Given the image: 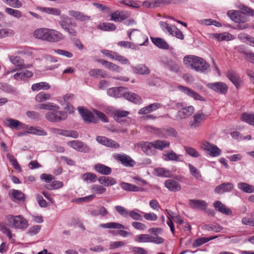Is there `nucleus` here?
Segmentation results:
<instances>
[{
	"label": "nucleus",
	"mask_w": 254,
	"mask_h": 254,
	"mask_svg": "<svg viewBox=\"0 0 254 254\" xmlns=\"http://www.w3.org/2000/svg\"><path fill=\"white\" fill-rule=\"evenodd\" d=\"M33 35L37 39L49 43H58L64 39V35L61 32L49 28H37Z\"/></svg>",
	"instance_id": "1"
},
{
	"label": "nucleus",
	"mask_w": 254,
	"mask_h": 254,
	"mask_svg": "<svg viewBox=\"0 0 254 254\" xmlns=\"http://www.w3.org/2000/svg\"><path fill=\"white\" fill-rule=\"evenodd\" d=\"M184 63L187 67L200 72L204 71L209 66V64L203 59L193 55L185 56Z\"/></svg>",
	"instance_id": "2"
},
{
	"label": "nucleus",
	"mask_w": 254,
	"mask_h": 254,
	"mask_svg": "<svg viewBox=\"0 0 254 254\" xmlns=\"http://www.w3.org/2000/svg\"><path fill=\"white\" fill-rule=\"evenodd\" d=\"M227 15L234 22L239 23L236 26L237 29L243 30L248 28V24L246 23L248 21V17L244 13L236 10H230L227 12Z\"/></svg>",
	"instance_id": "3"
},
{
	"label": "nucleus",
	"mask_w": 254,
	"mask_h": 254,
	"mask_svg": "<svg viewBox=\"0 0 254 254\" xmlns=\"http://www.w3.org/2000/svg\"><path fill=\"white\" fill-rule=\"evenodd\" d=\"M5 221L8 226L15 229H25L28 226V221L21 215H8L5 217Z\"/></svg>",
	"instance_id": "4"
},
{
	"label": "nucleus",
	"mask_w": 254,
	"mask_h": 254,
	"mask_svg": "<svg viewBox=\"0 0 254 254\" xmlns=\"http://www.w3.org/2000/svg\"><path fill=\"white\" fill-rule=\"evenodd\" d=\"M60 16V20L59 21V24L61 28L69 35L76 36L77 32L73 27L76 26V23L75 22L71 23L70 26V24L67 22L68 20L69 19V17L64 14L61 15Z\"/></svg>",
	"instance_id": "5"
},
{
	"label": "nucleus",
	"mask_w": 254,
	"mask_h": 254,
	"mask_svg": "<svg viewBox=\"0 0 254 254\" xmlns=\"http://www.w3.org/2000/svg\"><path fill=\"white\" fill-rule=\"evenodd\" d=\"M127 34L130 40L135 41L140 46L146 45V43L148 42L147 36L143 35L138 29H130L127 31Z\"/></svg>",
	"instance_id": "6"
},
{
	"label": "nucleus",
	"mask_w": 254,
	"mask_h": 254,
	"mask_svg": "<svg viewBox=\"0 0 254 254\" xmlns=\"http://www.w3.org/2000/svg\"><path fill=\"white\" fill-rule=\"evenodd\" d=\"M182 103H177L176 104V107L178 109H180L177 112L176 118L177 120H183L190 116L194 112V109L192 106H189L184 107Z\"/></svg>",
	"instance_id": "7"
},
{
	"label": "nucleus",
	"mask_w": 254,
	"mask_h": 254,
	"mask_svg": "<svg viewBox=\"0 0 254 254\" xmlns=\"http://www.w3.org/2000/svg\"><path fill=\"white\" fill-rule=\"evenodd\" d=\"M162 29L164 31H167L170 35L176 37L181 40L184 39V35L182 32L175 25H170L165 22L161 21L159 23Z\"/></svg>",
	"instance_id": "8"
},
{
	"label": "nucleus",
	"mask_w": 254,
	"mask_h": 254,
	"mask_svg": "<svg viewBox=\"0 0 254 254\" xmlns=\"http://www.w3.org/2000/svg\"><path fill=\"white\" fill-rule=\"evenodd\" d=\"M207 118L208 115L204 114L201 110H199L193 115V120L190 122L189 125L191 128H196L201 126L202 123Z\"/></svg>",
	"instance_id": "9"
},
{
	"label": "nucleus",
	"mask_w": 254,
	"mask_h": 254,
	"mask_svg": "<svg viewBox=\"0 0 254 254\" xmlns=\"http://www.w3.org/2000/svg\"><path fill=\"white\" fill-rule=\"evenodd\" d=\"M201 147L212 157H218L221 154V151L217 146L206 141L202 142Z\"/></svg>",
	"instance_id": "10"
},
{
	"label": "nucleus",
	"mask_w": 254,
	"mask_h": 254,
	"mask_svg": "<svg viewBox=\"0 0 254 254\" xmlns=\"http://www.w3.org/2000/svg\"><path fill=\"white\" fill-rule=\"evenodd\" d=\"M78 111L85 123H97L99 121V119L94 116V114L88 110L81 107H79Z\"/></svg>",
	"instance_id": "11"
},
{
	"label": "nucleus",
	"mask_w": 254,
	"mask_h": 254,
	"mask_svg": "<svg viewBox=\"0 0 254 254\" xmlns=\"http://www.w3.org/2000/svg\"><path fill=\"white\" fill-rule=\"evenodd\" d=\"M67 144L70 147L78 151L84 153H88L90 150V148L87 144L77 140L68 141Z\"/></svg>",
	"instance_id": "12"
},
{
	"label": "nucleus",
	"mask_w": 254,
	"mask_h": 254,
	"mask_svg": "<svg viewBox=\"0 0 254 254\" xmlns=\"http://www.w3.org/2000/svg\"><path fill=\"white\" fill-rule=\"evenodd\" d=\"M52 133L60 134L66 137H71L76 138L78 137V133L75 130H67L56 128H52L50 129Z\"/></svg>",
	"instance_id": "13"
},
{
	"label": "nucleus",
	"mask_w": 254,
	"mask_h": 254,
	"mask_svg": "<svg viewBox=\"0 0 254 254\" xmlns=\"http://www.w3.org/2000/svg\"><path fill=\"white\" fill-rule=\"evenodd\" d=\"M68 14L71 17L74 18L77 21L81 22L88 21L91 19V17L84 13L75 10L68 11Z\"/></svg>",
	"instance_id": "14"
},
{
	"label": "nucleus",
	"mask_w": 254,
	"mask_h": 254,
	"mask_svg": "<svg viewBox=\"0 0 254 254\" xmlns=\"http://www.w3.org/2000/svg\"><path fill=\"white\" fill-rule=\"evenodd\" d=\"M207 86L215 92L223 94H225L228 90L227 86L222 82L209 83Z\"/></svg>",
	"instance_id": "15"
},
{
	"label": "nucleus",
	"mask_w": 254,
	"mask_h": 254,
	"mask_svg": "<svg viewBox=\"0 0 254 254\" xmlns=\"http://www.w3.org/2000/svg\"><path fill=\"white\" fill-rule=\"evenodd\" d=\"M96 140L98 142L108 147L114 148H118L120 147L119 143L111 139H109L104 136H98L96 137Z\"/></svg>",
	"instance_id": "16"
},
{
	"label": "nucleus",
	"mask_w": 254,
	"mask_h": 254,
	"mask_svg": "<svg viewBox=\"0 0 254 254\" xmlns=\"http://www.w3.org/2000/svg\"><path fill=\"white\" fill-rule=\"evenodd\" d=\"M178 88L179 90L183 92L184 94H186L189 97L193 98L195 100L202 101L203 98L197 93L195 92L190 88L183 86H179Z\"/></svg>",
	"instance_id": "17"
},
{
	"label": "nucleus",
	"mask_w": 254,
	"mask_h": 254,
	"mask_svg": "<svg viewBox=\"0 0 254 254\" xmlns=\"http://www.w3.org/2000/svg\"><path fill=\"white\" fill-rule=\"evenodd\" d=\"M115 158L125 166L132 167L135 164L134 160L126 154H117Z\"/></svg>",
	"instance_id": "18"
},
{
	"label": "nucleus",
	"mask_w": 254,
	"mask_h": 254,
	"mask_svg": "<svg viewBox=\"0 0 254 254\" xmlns=\"http://www.w3.org/2000/svg\"><path fill=\"white\" fill-rule=\"evenodd\" d=\"M234 188V185L231 183H224L216 187L214 190L215 193L222 194L230 192Z\"/></svg>",
	"instance_id": "19"
},
{
	"label": "nucleus",
	"mask_w": 254,
	"mask_h": 254,
	"mask_svg": "<svg viewBox=\"0 0 254 254\" xmlns=\"http://www.w3.org/2000/svg\"><path fill=\"white\" fill-rule=\"evenodd\" d=\"M161 107V105L160 103L155 102L147 106H145L143 108H142L138 111V113L139 115L148 114L150 113H151L153 111L157 110V109L160 108Z\"/></svg>",
	"instance_id": "20"
},
{
	"label": "nucleus",
	"mask_w": 254,
	"mask_h": 254,
	"mask_svg": "<svg viewBox=\"0 0 254 254\" xmlns=\"http://www.w3.org/2000/svg\"><path fill=\"white\" fill-rule=\"evenodd\" d=\"M36 10L42 13L55 16H60L61 13V10L60 9L55 7H48L38 6L36 7Z\"/></svg>",
	"instance_id": "21"
},
{
	"label": "nucleus",
	"mask_w": 254,
	"mask_h": 254,
	"mask_svg": "<svg viewBox=\"0 0 254 254\" xmlns=\"http://www.w3.org/2000/svg\"><path fill=\"white\" fill-rule=\"evenodd\" d=\"M134 73L139 75H148L150 73L149 68L144 64H139L136 66H131Z\"/></svg>",
	"instance_id": "22"
},
{
	"label": "nucleus",
	"mask_w": 254,
	"mask_h": 254,
	"mask_svg": "<svg viewBox=\"0 0 254 254\" xmlns=\"http://www.w3.org/2000/svg\"><path fill=\"white\" fill-rule=\"evenodd\" d=\"M189 205L193 209H199L201 210H205L208 205L205 201L200 199H190Z\"/></svg>",
	"instance_id": "23"
},
{
	"label": "nucleus",
	"mask_w": 254,
	"mask_h": 254,
	"mask_svg": "<svg viewBox=\"0 0 254 254\" xmlns=\"http://www.w3.org/2000/svg\"><path fill=\"white\" fill-rule=\"evenodd\" d=\"M182 155L176 154L173 150L168 151L162 155V159L166 161H174L176 162H182Z\"/></svg>",
	"instance_id": "24"
},
{
	"label": "nucleus",
	"mask_w": 254,
	"mask_h": 254,
	"mask_svg": "<svg viewBox=\"0 0 254 254\" xmlns=\"http://www.w3.org/2000/svg\"><path fill=\"white\" fill-rule=\"evenodd\" d=\"M164 186L169 190L173 192L179 191L181 190V186L179 183L172 179L165 181Z\"/></svg>",
	"instance_id": "25"
},
{
	"label": "nucleus",
	"mask_w": 254,
	"mask_h": 254,
	"mask_svg": "<svg viewBox=\"0 0 254 254\" xmlns=\"http://www.w3.org/2000/svg\"><path fill=\"white\" fill-rule=\"evenodd\" d=\"M213 206L217 211L222 214L227 215H230L232 214V211L220 201H215L213 203Z\"/></svg>",
	"instance_id": "26"
},
{
	"label": "nucleus",
	"mask_w": 254,
	"mask_h": 254,
	"mask_svg": "<svg viewBox=\"0 0 254 254\" xmlns=\"http://www.w3.org/2000/svg\"><path fill=\"white\" fill-rule=\"evenodd\" d=\"M26 132L37 135L45 136L47 135V132L39 127H34L26 126Z\"/></svg>",
	"instance_id": "27"
},
{
	"label": "nucleus",
	"mask_w": 254,
	"mask_h": 254,
	"mask_svg": "<svg viewBox=\"0 0 254 254\" xmlns=\"http://www.w3.org/2000/svg\"><path fill=\"white\" fill-rule=\"evenodd\" d=\"M227 77L238 88L242 83V80L239 75L232 70L228 71L227 74Z\"/></svg>",
	"instance_id": "28"
},
{
	"label": "nucleus",
	"mask_w": 254,
	"mask_h": 254,
	"mask_svg": "<svg viewBox=\"0 0 254 254\" xmlns=\"http://www.w3.org/2000/svg\"><path fill=\"white\" fill-rule=\"evenodd\" d=\"M125 99L135 104H140L142 103L141 98L135 93L124 92L123 96Z\"/></svg>",
	"instance_id": "29"
},
{
	"label": "nucleus",
	"mask_w": 254,
	"mask_h": 254,
	"mask_svg": "<svg viewBox=\"0 0 254 254\" xmlns=\"http://www.w3.org/2000/svg\"><path fill=\"white\" fill-rule=\"evenodd\" d=\"M152 42L158 48L164 50L169 49V45L167 42L163 38H154L151 37Z\"/></svg>",
	"instance_id": "30"
},
{
	"label": "nucleus",
	"mask_w": 254,
	"mask_h": 254,
	"mask_svg": "<svg viewBox=\"0 0 254 254\" xmlns=\"http://www.w3.org/2000/svg\"><path fill=\"white\" fill-rule=\"evenodd\" d=\"M94 168L97 172L104 175H110L112 172L111 168L100 163L95 165Z\"/></svg>",
	"instance_id": "31"
},
{
	"label": "nucleus",
	"mask_w": 254,
	"mask_h": 254,
	"mask_svg": "<svg viewBox=\"0 0 254 254\" xmlns=\"http://www.w3.org/2000/svg\"><path fill=\"white\" fill-rule=\"evenodd\" d=\"M124 90L123 87H113L108 90L107 93L110 96L120 98L123 96Z\"/></svg>",
	"instance_id": "32"
},
{
	"label": "nucleus",
	"mask_w": 254,
	"mask_h": 254,
	"mask_svg": "<svg viewBox=\"0 0 254 254\" xmlns=\"http://www.w3.org/2000/svg\"><path fill=\"white\" fill-rule=\"evenodd\" d=\"M33 75V73L31 71L25 70L21 72H16L13 75V77L17 80H24L26 78L31 77Z\"/></svg>",
	"instance_id": "33"
},
{
	"label": "nucleus",
	"mask_w": 254,
	"mask_h": 254,
	"mask_svg": "<svg viewBox=\"0 0 254 254\" xmlns=\"http://www.w3.org/2000/svg\"><path fill=\"white\" fill-rule=\"evenodd\" d=\"M139 146L141 147L143 151L148 155L153 154V142H143L139 144Z\"/></svg>",
	"instance_id": "34"
},
{
	"label": "nucleus",
	"mask_w": 254,
	"mask_h": 254,
	"mask_svg": "<svg viewBox=\"0 0 254 254\" xmlns=\"http://www.w3.org/2000/svg\"><path fill=\"white\" fill-rule=\"evenodd\" d=\"M212 37L219 41H230L234 39V36L228 33H215L212 35Z\"/></svg>",
	"instance_id": "35"
},
{
	"label": "nucleus",
	"mask_w": 254,
	"mask_h": 254,
	"mask_svg": "<svg viewBox=\"0 0 254 254\" xmlns=\"http://www.w3.org/2000/svg\"><path fill=\"white\" fill-rule=\"evenodd\" d=\"M238 188L244 192L251 193L254 192V186L246 183L240 182L237 185Z\"/></svg>",
	"instance_id": "36"
},
{
	"label": "nucleus",
	"mask_w": 254,
	"mask_h": 254,
	"mask_svg": "<svg viewBox=\"0 0 254 254\" xmlns=\"http://www.w3.org/2000/svg\"><path fill=\"white\" fill-rule=\"evenodd\" d=\"M51 87V85L46 82H41L33 84L31 86L33 91H39L40 90H47Z\"/></svg>",
	"instance_id": "37"
},
{
	"label": "nucleus",
	"mask_w": 254,
	"mask_h": 254,
	"mask_svg": "<svg viewBox=\"0 0 254 254\" xmlns=\"http://www.w3.org/2000/svg\"><path fill=\"white\" fill-rule=\"evenodd\" d=\"M163 62L165 67L169 70L174 72H178L179 71L180 67L179 65L174 61L171 60H166L165 62Z\"/></svg>",
	"instance_id": "38"
},
{
	"label": "nucleus",
	"mask_w": 254,
	"mask_h": 254,
	"mask_svg": "<svg viewBox=\"0 0 254 254\" xmlns=\"http://www.w3.org/2000/svg\"><path fill=\"white\" fill-rule=\"evenodd\" d=\"M98 180L100 184L104 185L105 186H110L114 185L116 184V181L115 179L109 177L102 176L98 179Z\"/></svg>",
	"instance_id": "39"
},
{
	"label": "nucleus",
	"mask_w": 254,
	"mask_h": 254,
	"mask_svg": "<svg viewBox=\"0 0 254 254\" xmlns=\"http://www.w3.org/2000/svg\"><path fill=\"white\" fill-rule=\"evenodd\" d=\"M101 228L107 229H125V226L118 222H109L105 224H101L99 225Z\"/></svg>",
	"instance_id": "40"
},
{
	"label": "nucleus",
	"mask_w": 254,
	"mask_h": 254,
	"mask_svg": "<svg viewBox=\"0 0 254 254\" xmlns=\"http://www.w3.org/2000/svg\"><path fill=\"white\" fill-rule=\"evenodd\" d=\"M120 186L123 190L128 191L136 192L141 190V189L139 187L125 182H122L120 184Z\"/></svg>",
	"instance_id": "41"
},
{
	"label": "nucleus",
	"mask_w": 254,
	"mask_h": 254,
	"mask_svg": "<svg viewBox=\"0 0 254 254\" xmlns=\"http://www.w3.org/2000/svg\"><path fill=\"white\" fill-rule=\"evenodd\" d=\"M97 28L103 31H112L116 29V26L112 23L104 22L97 25Z\"/></svg>",
	"instance_id": "42"
},
{
	"label": "nucleus",
	"mask_w": 254,
	"mask_h": 254,
	"mask_svg": "<svg viewBox=\"0 0 254 254\" xmlns=\"http://www.w3.org/2000/svg\"><path fill=\"white\" fill-rule=\"evenodd\" d=\"M153 145L154 148L162 150L170 146V142L166 140H157L153 141Z\"/></svg>",
	"instance_id": "43"
},
{
	"label": "nucleus",
	"mask_w": 254,
	"mask_h": 254,
	"mask_svg": "<svg viewBox=\"0 0 254 254\" xmlns=\"http://www.w3.org/2000/svg\"><path fill=\"white\" fill-rule=\"evenodd\" d=\"M216 238H217V236L209 238H199L196 239L192 243V247L196 248L199 247L202 245L209 242V241L214 239Z\"/></svg>",
	"instance_id": "44"
},
{
	"label": "nucleus",
	"mask_w": 254,
	"mask_h": 254,
	"mask_svg": "<svg viewBox=\"0 0 254 254\" xmlns=\"http://www.w3.org/2000/svg\"><path fill=\"white\" fill-rule=\"evenodd\" d=\"M101 63L106 68L115 72H120L121 67L118 65L105 60H102Z\"/></svg>",
	"instance_id": "45"
},
{
	"label": "nucleus",
	"mask_w": 254,
	"mask_h": 254,
	"mask_svg": "<svg viewBox=\"0 0 254 254\" xmlns=\"http://www.w3.org/2000/svg\"><path fill=\"white\" fill-rule=\"evenodd\" d=\"M190 172L192 176H193L195 179L202 181V177L200 171L194 166L189 163L188 164Z\"/></svg>",
	"instance_id": "46"
},
{
	"label": "nucleus",
	"mask_w": 254,
	"mask_h": 254,
	"mask_svg": "<svg viewBox=\"0 0 254 254\" xmlns=\"http://www.w3.org/2000/svg\"><path fill=\"white\" fill-rule=\"evenodd\" d=\"M5 125L11 128H17L19 126H23L24 125L18 120L12 119H7L4 122Z\"/></svg>",
	"instance_id": "47"
},
{
	"label": "nucleus",
	"mask_w": 254,
	"mask_h": 254,
	"mask_svg": "<svg viewBox=\"0 0 254 254\" xmlns=\"http://www.w3.org/2000/svg\"><path fill=\"white\" fill-rule=\"evenodd\" d=\"M9 60L15 67L21 69L24 62L23 59L18 56H11L9 57Z\"/></svg>",
	"instance_id": "48"
},
{
	"label": "nucleus",
	"mask_w": 254,
	"mask_h": 254,
	"mask_svg": "<svg viewBox=\"0 0 254 254\" xmlns=\"http://www.w3.org/2000/svg\"><path fill=\"white\" fill-rule=\"evenodd\" d=\"M134 241L137 243H150L151 236L148 234H140L135 237Z\"/></svg>",
	"instance_id": "49"
},
{
	"label": "nucleus",
	"mask_w": 254,
	"mask_h": 254,
	"mask_svg": "<svg viewBox=\"0 0 254 254\" xmlns=\"http://www.w3.org/2000/svg\"><path fill=\"white\" fill-rule=\"evenodd\" d=\"M81 179L87 183H93L97 180V176L92 173H86L81 176Z\"/></svg>",
	"instance_id": "50"
},
{
	"label": "nucleus",
	"mask_w": 254,
	"mask_h": 254,
	"mask_svg": "<svg viewBox=\"0 0 254 254\" xmlns=\"http://www.w3.org/2000/svg\"><path fill=\"white\" fill-rule=\"evenodd\" d=\"M155 171L156 175L159 177H170L172 175L171 171L164 168H158Z\"/></svg>",
	"instance_id": "51"
},
{
	"label": "nucleus",
	"mask_w": 254,
	"mask_h": 254,
	"mask_svg": "<svg viewBox=\"0 0 254 254\" xmlns=\"http://www.w3.org/2000/svg\"><path fill=\"white\" fill-rule=\"evenodd\" d=\"M52 98V96L50 94L44 92H40L38 93L35 97V100L36 102L41 103L50 100Z\"/></svg>",
	"instance_id": "52"
},
{
	"label": "nucleus",
	"mask_w": 254,
	"mask_h": 254,
	"mask_svg": "<svg viewBox=\"0 0 254 254\" xmlns=\"http://www.w3.org/2000/svg\"><path fill=\"white\" fill-rule=\"evenodd\" d=\"M129 114V112L126 111L117 110L114 113V119L119 122H123L125 120H122L121 119L123 117H126Z\"/></svg>",
	"instance_id": "53"
},
{
	"label": "nucleus",
	"mask_w": 254,
	"mask_h": 254,
	"mask_svg": "<svg viewBox=\"0 0 254 254\" xmlns=\"http://www.w3.org/2000/svg\"><path fill=\"white\" fill-rule=\"evenodd\" d=\"M39 108L41 110H47L50 111L58 110L59 109V107L58 105L50 102L41 104L39 105Z\"/></svg>",
	"instance_id": "54"
},
{
	"label": "nucleus",
	"mask_w": 254,
	"mask_h": 254,
	"mask_svg": "<svg viewBox=\"0 0 254 254\" xmlns=\"http://www.w3.org/2000/svg\"><path fill=\"white\" fill-rule=\"evenodd\" d=\"M89 74L91 76H94L96 77H103L104 78L106 77V73L105 70L100 69H91Z\"/></svg>",
	"instance_id": "55"
},
{
	"label": "nucleus",
	"mask_w": 254,
	"mask_h": 254,
	"mask_svg": "<svg viewBox=\"0 0 254 254\" xmlns=\"http://www.w3.org/2000/svg\"><path fill=\"white\" fill-rule=\"evenodd\" d=\"M241 119L243 121L254 126V114L244 113L242 115Z\"/></svg>",
	"instance_id": "56"
},
{
	"label": "nucleus",
	"mask_w": 254,
	"mask_h": 254,
	"mask_svg": "<svg viewBox=\"0 0 254 254\" xmlns=\"http://www.w3.org/2000/svg\"><path fill=\"white\" fill-rule=\"evenodd\" d=\"M63 186V183L59 181H54L50 184H47L45 186L46 188L48 190H55L62 188Z\"/></svg>",
	"instance_id": "57"
},
{
	"label": "nucleus",
	"mask_w": 254,
	"mask_h": 254,
	"mask_svg": "<svg viewBox=\"0 0 254 254\" xmlns=\"http://www.w3.org/2000/svg\"><path fill=\"white\" fill-rule=\"evenodd\" d=\"M8 225V223L6 224L3 222H0V231H1L3 233L6 234L9 239H11L12 234L11 231L7 227Z\"/></svg>",
	"instance_id": "58"
},
{
	"label": "nucleus",
	"mask_w": 254,
	"mask_h": 254,
	"mask_svg": "<svg viewBox=\"0 0 254 254\" xmlns=\"http://www.w3.org/2000/svg\"><path fill=\"white\" fill-rule=\"evenodd\" d=\"M185 150L186 153L190 156L197 158L200 156L199 153L194 148L190 146H185Z\"/></svg>",
	"instance_id": "59"
},
{
	"label": "nucleus",
	"mask_w": 254,
	"mask_h": 254,
	"mask_svg": "<svg viewBox=\"0 0 254 254\" xmlns=\"http://www.w3.org/2000/svg\"><path fill=\"white\" fill-rule=\"evenodd\" d=\"M115 208L122 216L125 218L128 217V212H129V210L121 205L115 206Z\"/></svg>",
	"instance_id": "60"
},
{
	"label": "nucleus",
	"mask_w": 254,
	"mask_h": 254,
	"mask_svg": "<svg viewBox=\"0 0 254 254\" xmlns=\"http://www.w3.org/2000/svg\"><path fill=\"white\" fill-rule=\"evenodd\" d=\"M55 111V118L56 122L64 120L67 118V114L63 111H58V110H54Z\"/></svg>",
	"instance_id": "61"
},
{
	"label": "nucleus",
	"mask_w": 254,
	"mask_h": 254,
	"mask_svg": "<svg viewBox=\"0 0 254 254\" xmlns=\"http://www.w3.org/2000/svg\"><path fill=\"white\" fill-rule=\"evenodd\" d=\"M204 227L208 231H212L215 232H219L223 229L220 225L217 224L205 225Z\"/></svg>",
	"instance_id": "62"
},
{
	"label": "nucleus",
	"mask_w": 254,
	"mask_h": 254,
	"mask_svg": "<svg viewBox=\"0 0 254 254\" xmlns=\"http://www.w3.org/2000/svg\"><path fill=\"white\" fill-rule=\"evenodd\" d=\"M14 34V32L11 29H1L0 30V39L12 36Z\"/></svg>",
	"instance_id": "63"
},
{
	"label": "nucleus",
	"mask_w": 254,
	"mask_h": 254,
	"mask_svg": "<svg viewBox=\"0 0 254 254\" xmlns=\"http://www.w3.org/2000/svg\"><path fill=\"white\" fill-rule=\"evenodd\" d=\"M27 116L30 119L35 121H38L40 120L41 116L40 114L34 111H27L26 113Z\"/></svg>",
	"instance_id": "64"
}]
</instances>
